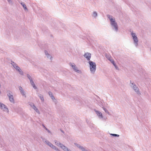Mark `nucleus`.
I'll use <instances>...</instances> for the list:
<instances>
[{"instance_id":"e433bc0d","label":"nucleus","mask_w":151,"mask_h":151,"mask_svg":"<svg viewBox=\"0 0 151 151\" xmlns=\"http://www.w3.org/2000/svg\"><path fill=\"white\" fill-rule=\"evenodd\" d=\"M60 131L62 133H64V132L63 130L60 129Z\"/></svg>"},{"instance_id":"7c9ffc66","label":"nucleus","mask_w":151,"mask_h":151,"mask_svg":"<svg viewBox=\"0 0 151 151\" xmlns=\"http://www.w3.org/2000/svg\"><path fill=\"white\" fill-rule=\"evenodd\" d=\"M13 66L16 69L17 68L19 67V66H18V65L16 64H15L14 65H13Z\"/></svg>"},{"instance_id":"423d86ee","label":"nucleus","mask_w":151,"mask_h":151,"mask_svg":"<svg viewBox=\"0 0 151 151\" xmlns=\"http://www.w3.org/2000/svg\"><path fill=\"white\" fill-rule=\"evenodd\" d=\"M0 108L4 111H9L8 109L6 106L3 103L0 102Z\"/></svg>"},{"instance_id":"4468645a","label":"nucleus","mask_w":151,"mask_h":151,"mask_svg":"<svg viewBox=\"0 0 151 151\" xmlns=\"http://www.w3.org/2000/svg\"><path fill=\"white\" fill-rule=\"evenodd\" d=\"M16 70L20 74L22 75H23V72L20 69V68L19 67L17 68Z\"/></svg>"},{"instance_id":"473e14b6","label":"nucleus","mask_w":151,"mask_h":151,"mask_svg":"<svg viewBox=\"0 0 151 151\" xmlns=\"http://www.w3.org/2000/svg\"><path fill=\"white\" fill-rule=\"evenodd\" d=\"M45 53L46 55H47L49 54L47 51L46 50H45Z\"/></svg>"},{"instance_id":"b1692460","label":"nucleus","mask_w":151,"mask_h":151,"mask_svg":"<svg viewBox=\"0 0 151 151\" xmlns=\"http://www.w3.org/2000/svg\"><path fill=\"white\" fill-rule=\"evenodd\" d=\"M27 76L30 82L31 81H33L32 79V78L28 74H27Z\"/></svg>"},{"instance_id":"bb28decb","label":"nucleus","mask_w":151,"mask_h":151,"mask_svg":"<svg viewBox=\"0 0 151 151\" xmlns=\"http://www.w3.org/2000/svg\"><path fill=\"white\" fill-rule=\"evenodd\" d=\"M63 150L64 151H72L66 146H65V147H64Z\"/></svg>"},{"instance_id":"f3484780","label":"nucleus","mask_w":151,"mask_h":151,"mask_svg":"<svg viewBox=\"0 0 151 151\" xmlns=\"http://www.w3.org/2000/svg\"><path fill=\"white\" fill-rule=\"evenodd\" d=\"M48 94L52 100H54V99H55V97L52 94V92H51L50 91H49L48 92Z\"/></svg>"},{"instance_id":"c85d7f7f","label":"nucleus","mask_w":151,"mask_h":151,"mask_svg":"<svg viewBox=\"0 0 151 151\" xmlns=\"http://www.w3.org/2000/svg\"><path fill=\"white\" fill-rule=\"evenodd\" d=\"M93 16L94 17H96L97 16V12H93Z\"/></svg>"},{"instance_id":"9d476101","label":"nucleus","mask_w":151,"mask_h":151,"mask_svg":"<svg viewBox=\"0 0 151 151\" xmlns=\"http://www.w3.org/2000/svg\"><path fill=\"white\" fill-rule=\"evenodd\" d=\"M45 142L47 145L50 147H52L53 149V148H55V146L53 145L52 144L51 142H49L48 141L46 140L45 141Z\"/></svg>"},{"instance_id":"f704fd0d","label":"nucleus","mask_w":151,"mask_h":151,"mask_svg":"<svg viewBox=\"0 0 151 151\" xmlns=\"http://www.w3.org/2000/svg\"><path fill=\"white\" fill-rule=\"evenodd\" d=\"M11 64H12V65L13 66V65H14L16 63H15L14 62L12 61Z\"/></svg>"},{"instance_id":"f8f14e48","label":"nucleus","mask_w":151,"mask_h":151,"mask_svg":"<svg viewBox=\"0 0 151 151\" xmlns=\"http://www.w3.org/2000/svg\"><path fill=\"white\" fill-rule=\"evenodd\" d=\"M110 60L116 69L119 70V68L116 65L113 59Z\"/></svg>"},{"instance_id":"2eb2a0df","label":"nucleus","mask_w":151,"mask_h":151,"mask_svg":"<svg viewBox=\"0 0 151 151\" xmlns=\"http://www.w3.org/2000/svg\"><path fill=\"white\" fill-rule=\"evenodd\" d=\"M9 100L11 102L13 103V104H14L15 103L14 100V99L13 96H10L9 97Z\"/></svg>"},{"instance_id":"1a4fd4ad","label":"nucleus","mask_w":151,"mask_h":151,"mask_svg":"<svg viewBox=\"0 0 151 151\" xmlns=\"http://www.w3.org/2000/svg\"><path fill=\"white\" fill-rule=\"evenodd\" d=\"M84 57L86 58L88 61H90L91 57V54L90 53L88 52L85 53L84 55Z\"/></svg>"},{"instance_id":"c9c22d12","label":"nucleus","mask_w":151,"mask_h":151,"mask_svg":"<svg viewBox=\"0 0 151 151\" xmlns=\"http://www.w3.org/2000/svg\"><path fill=\"white\" fill-rule=\"evenodd\" d=\"M32 108H34V106H36L34 105V104L33 103H32Z\"/></svg>"},{"instance_id":"dca6fc26","label":"nucleus","mask_w":151,"mask_h":151,"mask_svg":"<svg viewBox=\"0 0 151 151\" xmlns=\"http://www.w3.org/2000/svg\"><path fill=\"white\" fill-rule=\"evenodd\" d=\"M20 3V4H21V5L23 7V8H24V9L25 10H27V6L25 5V4L24 3V2H21V3Z\"/></svg>"},{"instance_id":"39448f33","label":"nucleus","mask_w":151,"mask_h":151,"mask_svg":"<svg viewBox=\"0 0 151 151\" xmlns=\"http://www.w3.org/2000/svg\"><path fill=\"white\" fill-rule=\"evenodd\" d=\"M69 65L70 66H71L73 69L75 71L77 72L78 73H81V71L78 69L77 67H76V65L74 64V63H69Z\"/></svg>"},{"instance_id":"393cba45","label":"nucleus","mask_w":151,"mask_h":151,"mask_svg":"<svg viewBox=\"0 0 151 151\" xmlns=\"http://www.w3.org/2000/svg\"><path fill=\"white\" fill-rule=\"evenodd\" d=\"M42 126L49 133H51V132L47 127H46L44 124H42Z\"/></svg>"},{"instance_id":"6e6552de","label":"nucleus","mask_w":151,"mask_h":151,"mask_svg":"<svg viewBox=\"0 0 151 151\" xmlns=\"http://www.w3.org/2000/svg\"><path fill=\"white\" fill-rule=\"evenodd\" d=\"M54 142L56 145L58 146H59L63 150L64 149V147H65V146L62 144L60 143L57 140H55Z\"/></svg>"},{"instance_id":"412c9836","label":"nucleus","mask_w":151,"mask_h":151,"mask_svg":"<svg viewBox=\"0 0 151 151\" xmlns=\"http://www.w3.org/2000/svg\"><path fill=\"white\" fill-rule=\"evenodd\" d=\"M7 96L9 97L13 95V93L11 91H9L7 92Z\"/></svg>"},{"instance_id":"aec40b11","label":"nucleus","mask_w":151,"mask_h":151,"mask_svg":"<svg viewBox=\"0 0 151 151\" xmlns=\"http://www.w3.org/2000/svg\"><path fill=\"white\" fill-rule=\"evenodd\" d=\"M74 145L78 148H79L80 149H81V150L82 149V148H83V147L81 146L80 145L76 143H75Z\"/></svg>"},{"instance_id":"f03ea898","label":"nucleus","mask_w":151,"mask_h":151,"mask_svg":"<svg viewBox=\"0 0 151 151\" xmlns=\"http://www.w3.org/2000/svg\"><path fill=\"white\" fill-rule=\"evenodd\" d=\"M131 80L130 81V86L134 90V91L137 93L138 95H140L141 93L139 91V90L137 86L134 83H131Z\"/></svg>"},{"instance_id":"72a5a7b5","label":"nucleus","mask_w":151,"mask_h":151,"mask_svg":"<svg viewBox=\"0 0 151 151\" xmlns=\"http://www.w3.org/2000/svg\"><path fill=\"white\" fill-rule=\"evenodd\" d=\"M7 1L9 4H12V0H7Z\"/></svg>"},{"instance_id":"cd10ccee","label":"nucleus","mask_w":151,"mask_h":151,"mask_svg":"<svg viewBox=\"0 0 151 151\" xmlns=\"http://www.w3.org/2000/svg\"><path fill=\"white\" fill-rule=\"evenodd\" d=\"M48 58H49L50 60H52V57L49 54L46 55Z\"/></svg>"},{"instance_id":"4c0bfd02","label":"nucleus","mask_w":151,"mask_h":151,"mask_svg":"<svg viewBox=\"0 0 151 151\" xmlns=\"http://www.w3.org/2000/svg\"><path fill=\"white\" fill-rule=\"evenodd\" d=\"M30 105L32 106V103H31V104H30Z\"/></svg>"},{"instance_id":"a211bd4d","label":"nucleus","mask_w":151,"mask_h":151,"mask_svg":"<svg viewBox=\"0 0 151 151\" xmlns=\"http://www.w3.org/2000/svg\"><path fill=\"white\" fill-rule=\"evenodd\" d=\"M30 83L32 86L35 89H36L37 88V87L35 86L33 81H31L30 82Z\"/></svg>"},{"instance_id":"f257e3e1","label":"nucleus","mask_w":151,"mask_h":151,"mask_svg":"<svg viewBox=\"0 0 151 151\" xmlns=\"http://www.w3.org/2000/svg\"><path fill=\"white\" fill-rule=\"evenodd\" d=\"M88 63L89 64V67L91 73L94 74L96 71V63L91 61H89Z\"/></svg>"},{"instance_id":"0eeeda50","label":"nucleus","mask_w":151,"mask_h":151,"mask_svg":"<svg viewBox=\"0 0 151 151\" xmlns=\"http://www.w3.org/2000/svg\"><path fill=\"white\" fill-rule=\"evenodd\" d=\"M19 89L20 91V93L25 98H26L27 96L26 94V93L23 88L20 86L19 87Z\"/></svg>"},{"instance_id":"4be33fe9","label":"nucleus","mask_w":151,"mask_h":151,"mask_svg":"<svg viewBox=\"0 0 151 151\" xmlns=\"http://www.w3.org/2000/svg\"><path fill=\"white\" fill-rule=\"evenodd\" d=\"M38 96L39 97V98L42 101H44V99L43 98V96L41 94H39L38 95Z\"/></svg>"},{"instance_id":"ddd939ff","label":"nucleus","mask_w":151,"mask_h":151,"mask_svg":"<svg viewBox=\"0 0 151 151\" xmlns=\"http://www.w3.org/2000/svg\"><path fill=\"white\" fill-rule=\"evenodd\" d=\"M95 112L96 114L99 117L101 118H103V115L101 112L98 111H96Z\"/></svg>"},{"instance_id":"20e7f679","label":"nucleus","mask_w":151,"mask_h":151,"mask_svg":"<svg viewBox=\"0 0 151 151\" xmlns=\"http://www.w3.org/2000/svg\"><path fill=\"white\" fill-rule=\"evenodd\" d=\"M111 25L113 30H114L116 32H117L118 30V26L117 23L116 21L111 23Z\"/></svg>"},{"instance_id":"a878e982","label":"nucleus","mask_w":151,"mask_h":151,"mask_svg":"<svg viewBox=\"0 0 151 151\" xmlns=\"http://www.w3.org/2000/svg\"><path fill=\"white\" fill-rule=\"evenodd\" d=\"M102 108L103 109H104V111H105V112L106 113H107V114H109V112L104 107H103Z\"/></svg>"},{"instance_id":"9b49d317","label":"nucleus","mask_w":151,"mask_h":151,"mask_svg":"<svg viewBox=\"0 0 151 151\" xmlns=\"http://www.w3.org/2000/svg\"><path fill=\"white\" fill-rule=\"evenodd\" d=\"M86 122L89 125L90 127L91 128H94V124H93L91 122L89 121L88 119L86 120Z\"/></svg>"},{"instance_id":"7ed1b4c3","label":"nucleus","mask_w":151,"mask_h":151,"mask_svg":"<svg viewBox=\"0 0 151 151\" xmlns=\"http://www.w3.org/2000/svg\"><path fill=\"white\" fill-rule=\"evenodd\" d=\"M131 34L134 40V44L135 46L137 47L138 45V40L137 36L135 33L133 32H132Z\"/></svg>"},{"instance_id":"5701e85b","label":"nucleus","mask_w":151,"mask_h":151,"mask_svg":"<svg viewBox=\"0 0 151 151\" xmlns=\"http://www.w3.org/2000/svg\"><path fill=\"white\" fill-rule=\"evenodd\" d=\"M39 114H40V112L36 106H34V108H33Z\"/></svg>"},{"instance_id":"2f4dec72","label":"nucleus","mask_w":151,"mask_h":151,"mask_svg":"<svg viewBox=\"0 0 151 151\" xmlns=\"http://www.w3.org/2000/svg\"><path fill=\"white\" fill-rule=\"evenodd\" d=\"M53 149L55 150L56 151H59V150L55 146V148H53Z\"/></svg>"},{"instance_id":"6ab92c4d","label":"nucleus","mask_w":151,"mask_h":151,"mask_svg":"<svg viewBox=\"0 0 151 151\" xmlns=\"http://www.w3.org/2000/svg\"><path fill=\"white\" fill-rule=\"evenodd\" d=\"M107 17L109 19L110 21V22H111V23H112V22H114L115 21V19H113L112 18V17H111V18H110L111 16L109 15H107Z\"/></svg>"},{"instance_id":"c756f323","label":"nucleus","mask_w":151,"mask_h":151,"mask_svg":"<svg viewBox=\"0 0 151 151\" xmlns=\"http://www.w3.org/2000/svg\"><path fill=\"white\" fill-rule=\"evenodd\" d=\"M110 135H112L114 137H119V135L118 134H111Z\"/></svg>"}]
</instances>
